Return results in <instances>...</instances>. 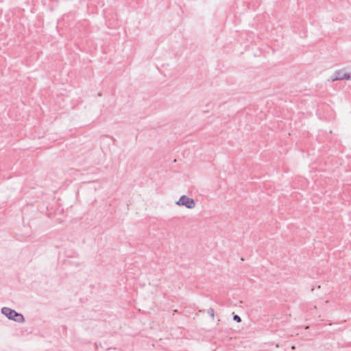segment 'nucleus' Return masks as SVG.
Returning a JSON list of instances; mask_svg holds the SVG:
<instances>
[{
	"instance_id": "7ed1b4c3",
	"label": "nucleus",
	"mask_w": 351,
	"mask_h": 351,
	"mask_svg": "<svg viewBox=\"0 0 351 351\" xmlns=\"http://www.w3.org/2000/svg\"><path fill=\"white\" fill-rule=\"evenodd\" d=\"M332 81L351 80V73H346L343 69L336 71L331 77Z\"/></svg>"
},
{
	"instance_id": "20e7f679",
	"label": "nucleus",
	"mask_w": 351,
	"mask_h": 351,
	"mask_svg": "<svg viewBox=\"0 0 351 351\" xmlns=\"http://www.w3.org/2000/svg\"><path fill=\"white\" fill-rule=\"evenodd\" d=\"M207 313L212 317V319L215 318V311L213 308H209L207 310Z\"/></svg>"
},
{
	"instance_id": "39448f33",
	"label": "nucleus",
	"mask_w": 351,
	"mask_h": 351,
	"mask_svg": "<svg viewBox=\"0 0 351 351\" xmlns=\"http://www.w3.org/2000/svg\"><path fill=\"white\" fill-rule=\"evenodd\" d=\"M233 319L234 321H236L237 322H241V318L238 315H234Z\"/></svg>"
},
{
	"instance_id": "f257e3e1",
	"label": "nucleus",
	"mask_w": 351,
	"mask_h": 351,
	"mask_svg": "<svg viewBox=\"0 0 351 351\" xmlns=\"http://www.w3.org/2000/svg\"><path fill=\"white\" fill-rule=\"evenodd\" d=\"M1 313L9 319L15 321L18 323H23L25 322V318L21 313H17L16 311L10 308L3 307L1 308Z\"/></svg>"
},
{
	"instance_id": "f03ea898",
	"label": "nucleus",
	"mask_w": 351,
	"mask_h": 351,
	"mask_svg": "<svg viewBox=\"0 0 351 351\" xmlns=\"http://www.w3.org/2000/svg\"><path fill=\"white\" fill-rule=\"evenodd\" d=\"M178 206H185L187 208L192 209L195 206V202L193 199L189 197L186 195H182L180 199L176 202Z\"/></svg>"
}]
</instances>
